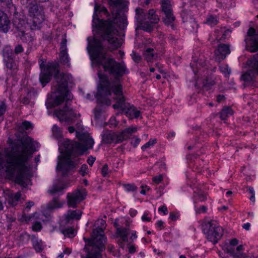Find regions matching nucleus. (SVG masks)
<instances>
[{
    "mask_svg": "<svg viewBox=\"0 0 258 258\" xmlns=\"http://www.w3.org/2000/svg\"><path fill=\"white\" fill-rule=\"evenodd\" d=\"M99 15L101 17L104 15L106 17L108 15L107 12H94L92 27L94 36L88 38L87 46L92 67L99 69L102 68L104 72L102 74L100 70L98 71L99 83L96 97L106 105H109L111 103L110 100L112 99V102H114L113 105L114 109L125 111L126 116L130 118H138L140 115V111L125 103L118 80L110 83L107 78V74L114 76L115 78L122 76L125 74V67L123 63H116L105 53L101 42L97 39L95 35L102 34L103 37L109 42L113 49L120 47L123 40L116 37L111 22H105L100 20Z\"/></svg>",
    "mask_w": 258,
    "mask_h": 258,
    "instance_id": "f257e3e1",
    "label": "nucleus"
},
{
    "mask_svg": "<svg viewBox=\"0 0 258 258\" xmlns=\"http://www.w3.org/2000/svg\"><path fill=\"white\" fill-rule=\"evenodd\" d=\"M54 114L62 122L66 124L77 122L76 137L81 142L72 144L67 139L58 141L60 155L58 157L56 171L58 174L64 176L75 167V164L71 159L72 152H76L79 155L83 154L93 147L94 141L88 134L83 132V126L79 122V113L66 106L63 109L55 110Z\"/></svg>",
    "mask_w": 258,
    "mask_h": 258,
    "instance_id": "f03ea898",
    "label": "nucleus"
},
{
    "mask_svg": "<svg viewBox=\"0 0 258 258\" xmlns=\"http://www.w3.org/2000/svg\"><path fill=\"white\" fill-rule=\"evenodd\" d=\"M21 150L15 156H4L0 154V173L21 185L30 184L31 167L28 159L33 152L40 147L39 144L29 137L22 140Z\"/></svg>",
    "mask_w": 258,
    "mask_h": 258,
    "instance_id": "7ed1b4c3",
    "label": "nucleus"
},
{
    "mask_svg": "<svg viewBox=\"0 0 258 258\" xmlns=\"http://www.w3.org/2000/svg\"><path fill=\"white\" fill-rule=\"evenodd\" d=\"M41 73L39 79L42 85L44 86L48 83L51 75L54 74L57 88H52V92L47 99L46 106L47 108H51L61 104L64 100H70L72 95L67 89L73 82L72 76L68 74H64L58 72L57 66L54 62H48L41 59L40 61Z\"/></svg>",
    "mask_w": 258,
    "mask_h": 258,
    "instance_id": "20e7f679",
    "label": "nucleus"
},
{
    "mask_svg": "<svg viewBox=\"0 0 258 258\" xmlns=\"http://www.w3.org/2000/svg\"><path fill=\"white\" fill-rule=\"evenodd\" d=\"M94 229L90 239L86 241L85 250L86 256L82 258H100L101 251L104 249L106 242L103 229L105 227V222L103 219H98L95 224Z\"/></svg>",
    "mask_w": 258,
    "mask_h": 258,
    "instance_id": "39448f33",
    "label": "nucleus"
},
{
    "mask_svg": "<svg viewBox=\"0 0 258 258\" xmlns=\"http://www.w3.org/2000/svg\"><path fill=\"white\" fill-rule=\"evenodd\" d=\"M108 3L111 9L112 17L119 28L123 29L127 25L124 13L127 11L128 2L122 0H108Z\"/></svg>",
    "mask_w": 258,
    "mask_h": 258,
    "instance_id": "423d86ee",
    "label": "nucleus"
},
{
    "mask_svg": "<svg viewBox=\"0 0 258 258\" xmlns=\"http://www.w3.org/2000/svg\"><path fill=\"white\" fill-rule=\"evenodd\" d=\"M28 3L27 7L29 14L27 25L32 30L38 29L44 20L42 7L35 4H32L30 0H28Z\"/></svg>",
    "mask_w": 258,
    "mask_h": 258,
    "instance_id": "0eeeda50",
    "label": "nucleus"
},
{
    "mask_svg": "<svg viewBox=\"0 0 258 258\" xmlns=\"http://www.w3.org/2000/svg\"><path fill=\"white\" fill-rule=\"evenodd\" d=\"M203 228L207 238L213 243H216L223 234L222 227L217 226L214 221L204 224Z\"/></svg>",
    "mask_w": 258,
    "mask_h": 258,
    "instance_id": "6e6552de",
    "label": "nucleus"
},
{
    "mask_svg": "<svg viewBox=\"0 0 258 258\" xmlns=\"http://www.w3.org/2000/svg\"><path fill=\"white\" fill-rule=\"evenodd\" d=\"M249 71L242 75V79L248 82L253 80V77L258 74V55H254L253 58L248 60L246 64Z\"/></svg>",
    "mask_w": 258,
    "mask_h": 258,
    "instance_id": "1a4fd4ad",
    "label": "nucleus"
},
{
    "mask_svg": "<svg viewBox=\"0 0 258 258\" xmlns=\"http://www.w3.org/2000/svg\"><path fill=\"white\" fill-rule=\"evenodd\" d=\"M24 21L15 18L14 21V25L17 29V36L20 37V38L24 41L30 42L33 40V36L30 33L28 30H26V26H24Z\"/></svg>",
    "mask_w": 258,
    "mask_h": 258,
    "instance_id": "9d476101",
    "label": "nucleus"
},
{
    "mask_svg": "<svg viewBox=\"0 0 258 258\" xmlns=\"http://www.w3.org/2000/svg\"><path fill=\"white\" fill-rule=\"evenodd\" d=\"M245 42L247 50L254 52L258 50V34H255L252 28H250L248 30Z\"/></svg>",
    "mask_w": 258,
    "mask_h": 258,
    "instance_id": "9b49d317",
    "label": "nucleus"
},
{
    "mask_svg": "<svg viewBox=\"0 0 258 258\" xmlns=\"http://www.w3.org/2000/svg\"><path fill=\"white\" fill-rule=\"evenodd\" d=\"M207 199L206 194L202 190V188L198 189L194 192L193 201L195 210L197 214L205 213L207 208L204 206H199L198 204L205 201Z\"/></svg>",
    "mask_w": 258,
    "mask_h": 258,
    "instance_id": "f8f14e48",
    "label": "nucleus"
},
{
    "mask_svg": "<svg viewBox=\"0 0 258 258\" xmlns=\"http://www.w3.org/2000/svg\"><path fill=\"white\" fill-rule=\"evenodd\" d=\"M137 131L136 127L127 128L119 133H113L108 135L110 141L109 143H118L128 139L130 136Z\"/></svg>",
    "mask_w": 258,
    "mask_h": 258,
    "instance_id": "ddd939ff",
    "label": "nucleus"
},
{
    "mask_svg": "<svg viewBox=\"0 0 258 258\" xmlns=\"http://www.w3.org/2000/svg\"><path fill=\"white\" fill-rule=\"evenodd\" d=\"M85 189L77 190L68 195V204L69 207H75L78 204L83 200L86 196Z\"/></svg>",
    "mask_w": 258,
    "mask_h": 258,
    "instance_id": "4468645a",
    "label": "nucleus"
},
{
    "mask_svg": "<svg viewBox=\"0 0 258 258\" xmlns=\"http://www.w3.org/2000/svg\"><path fill=\"white\" fill-rule=\"evenodd\" d=\"M3 193L7 202L11 206L17 205L22 199L19 192H14L9 189H6L3 190Z\"/></svg>",
    "mask_w": 258,
    "mask_h": 258,
    "instance_id": "2eb2a0df",
    "label": "nucleus"
},
{
    "mask_svg": "<svg viewBox=\"0 0 258 258\" xmlns=\"http://www.w3.org/2000/svg\"><path fill=\"white\" fill-rule=\"evenodd\" d=\"M195 74L198 79L195 86L200 87L201 85H202L205 89H207L209 87L208 80L207 79L208 71H206L202 67L197 72H195Z\"/></svg>",
    "mask_w": 258,
    "mask_h": 258,
    "instance_id": "dca6fc26",
    "label": "nucleus"
},
{
    "mask_svg": "<svg viewBox=\"0 0 258 258\" xmlns=\"http://www.w3.org/2000/svg\"><path fill=\"white\" fill-rule=\"evenodd\" d=\"M145 19L146 21L142 24V27L144 30L150 32L152 29V24L157 23L159 21V18L155 14V11L153 10H151L149 11Z\"/></svg>",
    "mask_w": 258,
    "mask_h": 258,
    "instance_id": "f3484780",
    "label": "nucleus"
},
{
    "mask_svg": "<svg viewBox=\"0 0 258 258\" xmlns=\"http://www.w3.org/2000/svg\"><path fill=\"white\" fill-rule=\"evenodd\" d=\"M171 0H164L162 4V9L165 14L164 21L166 24L171 23L174 20L171 9Z\"/></svg>",
    "mask_w": 258,
    "mask_h": 258,
    "instance_id": "a211bd4d",
    "label": "nucleus"
},
{
    "mask_svg": "<svg viewBox=\"0 0 258 258\" xmlns=\"http://www.w3.org/2000/svg\"><path fill=\"white\" fill-rule=\"evenodd\" d=\"M128 234H130V239L132 240H134L137 238L136 232L135 231H129L127 229H119L118 228L117 230V237L119 238V240L124 242H127L128 241L127 236Z\"/></svg>",
    "mask_w": 258,
    "mask_h": 258,
    "instance_id": "6ab92c4d",
    "label": "nucleus"
},
{
    "mask_svg": "<svg viewBox=\"0 0 258 258\" xmlns=\"http://www.w3.org/2000/svg\"><path fill=\"white\" fill-rule=\"evenodd\" d=\"M66 46L67 41L66 40L63 39L61 43L59 56L61 63L67 67H68L70 66V61L67 52Z\"/></svg>",
    "mask_w": 258,
    "mask_h": 258,
    "instance_id": "aec40b11",
    "label": "nucleus"
},
{
    "mask_svg": "<svg viewBox=\"0 0 258 258\" xmlns=\"http://www.w3.org/2000/svg\"><path fill=\"white\" fill-rule=\"evenodd\" d=\"M70 186V184L65 181L60 180L55 183L49 189L52 194H58L66 189Z\"/></svg>",
    "mask_w": 258,
    "mask_h": 258,
    "instance_id": "412c9836",
    "label": "nucleus"
},
{
    "mask_svg": "<svg viewBox=\"0 0 258 258\" xmlns=\"http://www.w3.org/2000/svg\"><path fill=\"white\" fill-rule=\"evenodd\" d=\"M10 23L6 14L0 11V31L7 32L10 29Z\"/></svg>",
    "mask_w": 258,
    "mask_h": 258,
    "instance_id": "4be33fe9",
    "label": "nucleus"
},
{
    "mask_svg": "<svg viewBox=\"0 0 258 258\" xmlns=\"http://www.w3.org/2000/svg\"><path fill=\"white\" fill-rule=\"evenodd\" d=\"M12 50L10 47H7L4 50V59L6 62V65L7 68L11 69H14L15 68V64L13 61V59L11 57Z\"/></svg>",
    "mask_w": 258,
    "mask_h": 258,
    "instance_id": "5701e85b",
    "label": "nucleus"
},
{
    "mask_svg": "<svg viewBox=\"0 0 258 258\" xmlns=\"http://www.w3.org/2000/svg\"><path fill=\"white\" fill-rule=\"evenodd\" d=\"M230 53V50L227 45L221 44L218 46V49L215 51L216 59L218 60L223 59L226 55Z\"/></svg>",
    "mask_w": 258,
    "mask_h": 258,
    "instance_id": "b1692460",
    "label": "nucleus"
},
{
    "mask_svg": "<svg viewBox=\"0 0 258 258\" xmlns=\"http://www.w3.org/2000/svg\"><path fill=\"white\" fill-rule=\"evenodd\" d=\"M82 215V212L80 210L69 211L64 216V220L66 222H69L71 220H79Z\"/></svg>",
    "mask_w": 258,
    "mask_h": 258,
    "instance_id": "393cba45",
    "label": "nucleus"
},
{
    "mask_svg": "<svg viewBox=\"0 0 258 258\" xmlns=\"http://www.w3.org/2000/svg\"><path fill=\"white\" fill-rule=\"evenodd\" d=\"M32 127V124L27 121L20 122L17 126L18 131L21 133H26L27 131L31 129Z\"/></svg>",
    "mask_w": 258,
    "mask_h": 258,
    "instance_id": "a878e982",
    "label": "nucleus"
},
{
    "mask_svg": "<svg viewBox=\"0 0 258 258\" xmlns=\"http://www.w3.org/2000/svg\"><path fill=\"white\" fill-rule=\"evenodd\" d=\"M242 246L239 245L237 246L236 251L232 249V248H227V251L232 255L234 258H239L240 256H242Z\"/></svg>",
    "mask_w": 258,
    "mask_h": 258,
    "instance_id": "bb28decb",
    "label": "nucleus"
},
{
    "mask_svg": "<svg viewBox=\"0 0 258 258\" xmlns=\"http://www.w3.org/2000/svg\"><path fill=\"white\" fill-rule=\"evenodd\" d=\"M64 204V201L59 202L58 199H53L48 205V208L50 210L61 207Z\"/></svg>",
    "mask_w": 258,
    "mask_h": 258,
    "instance_id": "cd10ccee",
    "label": "nucleus"
},
{
    "mask_svg": "<svg viewBox=\"0 0 258 258\" xmlns=\"http://www.w3.org/2000/svg\"><path fill=\"white\" fill-rule=\"evenodd\" d=\"M33 244L37 251H41L44 247V245L43 244L42 240L38 238L33 239Z\"/></svg>",
    "mask_w": 258,
    "mask_h": 258,
    "instance_id": "c85d7f7f",
    "label": "nucleus"
},
{
    "mask_svg": "<svg viewBox=\"0 0 258 258\" xmlns=\"http://www.w3.org/2000/svg\"><path fill=\"white\" fill-rule=\"evenodd\" d=\"M144 56L148 61H152L156 57V55L153 52V50L151 48H148L144 52Z\"/></svg>",
    "mask_w": 258,
    "mask_h": 258,
    "instance_id": "c756f323",
    "label": "nucleus"
},
{
    "mask_svg": "<svg viewBox=\"0 0 258 258\" xmlns=\"http://www.w3.org/2000/svg\"><path fill=\"white\" fill-rule=\"evenodd\" d=\"M233 114L232 110L229 107H225L223 109L220 113V117L222 119L224 120L226 117Z\"/></svg>",
    "mask_w": 258,
    "mask_h": 258,
    "instance_id": "7c9ffc66",
    "label": "nucleus"
},
{
    "mask_svg": "<svg viewBox=\"0 0 258 258\" xmlns=\"http://www.w3.org/2000/svg\"><path fill=\"white\" fill-rule=\"evenodd\" d=\"M52 134L57 139H59L62 137V131L57 125H54L52 128Z\"/></svg>",
    "mask_w": 258,
    "mask_h": 258,
    "instance_id": "2f4dec72",
    "label": "nucleus"
},
{
    "mask_svg": "<svg viewBox=\"0 0 258 258\" xmlns=\"http://www.w3.org/2000/svg\"><path fill=\"white\" fill-rule=\"evenodd\" d=\"M156 143V140L155 139H151L146 143L142 147V149L143 150L145 151L148 149H150L152 148L154 145Z\"/></svg>",
    "mask_w": 258,
    "mask_h": 258,
    "instance_id": "473e14b6",
    "label": "nucleus"
},
{
    "mask_svg": "<svg viewBox=\"0 0 258 258\" xmlns=\"http://www.w3.org/2000/svg\"><path fill=\"white\" fill-rule=\"evenodd\" d=\"M151 219V214L148 211H145L141 217V220L144 222H149Z\"/></svg>",
    "mask_w": 258,
    "mask_h": 258,
    "instance_id": "72a5a7b5",
    "label": "nucleus"
},
{
    "mask_svg": "<svg viewBox=\"0 0 258 258\" xmlns=\"http://www.w3.org/2000/svg\"><path fill=\"white\" fill-rule=\"evenodd\" d=\"M166 179V176L164 175H159L153 178V182L155 184H159Z\"/></svg>",
    "mask_w": 258,
    "mask_h": 258,
    "instance_id": "f704fd0d",
    "label": "nucleus"
},
{
    "mask_svg": "<svg viewBox=\"0 0 258 258\" xmlns=\"http://www.w3.org/2000/svg\"><path fill=\"white\" fill-rule=\"evenodd\" d=\"M203 161H201L200 159H197L194 163V168L198 172H202V168L203 167Z\"/></svg>",
    "mask_w": 258,
    "mask_h": 258,
    "instance_id": "c9c22d12",
    "label": "nucleus"
},
{
    "mask_svg": "<svg viewBox=\"0 0 258 258\" xmlns=\"http://www.w3.org/2000/svg\"><path fill=\"white\" fill-rule=\"evenodd\" d=\"M63 234L69 237H73L76 234V231L72 229H67L63 231Z\"/></svg>",
    "mask_w": 258,
    "mask_h": 258,
    "instance_id": "e433bc0d",
    "label": "nucleus"
},
{
    "mask_svg": "<svg viewBox=\"0 0 258 258\" xmlns=\"http://www.w3.org/2000/svg\"><path fill=\"white\" fill-rule=\"evenodd\" d=\"M206 23L211 26H214L217 23V19L216 18L212 16H209L207 19Z\"/></svg>",
    "mask_w": 258,
    "mask_h": 258,
    "instance_id": "4c0bfd02",
    "label": "nucleus"
},
{
    "mask_svg": "<svg viewBox=\"0 0 258 258\" xmlns=\"http://www.w3.org/2000/svg\"><path fill=\"white\" fill-rule=\"evenodd\" d=\"M221 72L225 76L228 75L230 73V70L226 64L221 65L219 67Z\"/></svg>",
    "mask_w": 258,
    "mask_h": 258,
    "instance_id": "58836bf2",
    "label": "nucleus"
},
{
    "mask_svg": "<svg viewBox=\"0 0 258 258\" xmlns=\"http://www.w3.org/2000/svg\"><path fill=\"white\" fill-rule=\"evenodd\" d=\"M180 214L179 212L177 211L171 212L169 214V218L173 221H176L178 220Z\"/></svg>",
    "mask_w": 258,
    "mask_h": 258,
    "instance_id": "ea45409f",
    "label": "nucleus"
},
{
    "mask_svg": "<svg viewBox=\"0 0 258 258\" xmlns=\"http://www.w3.org/2000/svg\"><path fill=\"white\" fill-rule=\"evenodd\" d=\"M123 188L126 191H131L136 189V186L134 184H126L123 185Z\"/></svg>",
    "mask_w": 258,
    "mask_h": 258,
    "instance_id": "a19ab883",
    "label": "nucleus"
},
{
    "mask_svg": "<svg viewBox=\"0 0 258 258\" xmlns=\"http://www.w3.org/2000/svg\"><path fill=\"white\" fill-rule=\"evenodd\" d=\"M158 212L160 214L166 215L168 213V210L166 206L163 205L158 208Z\"/></svg>",
    "mask_w": 258,
    "mask_h": 258,
    "instance_id": "79ce46f5",
    "label": "nucleus"
},
{
    "mask_svg": "<svg viewBox=\"0 0 258 258\" xmlns=\"http://www.w3.org/2000/svg\"><path fill=\"white\" fill-rule=\"evenodd\" d=\"M140 141L141 140L139 138L137 137H134L132 138L131 144L134 147H137L139 144Z\"/></svg>",
    "mask_w": 258,
    "mask_h": 258,
    "instance_id": "37998d69",
    "label": "nucleus"
},
{
    "mask_svg": "<svg viewBox=\"0 0 258 258\" xmlns=\"http://www.w3.org/2000/svg\"><path fill=\"white\" fill-rule=\"evenodd\" d=\"M88 172V167L86 165H83L80 170V173L83 175H85Z\"/></svg>",
    "mask_w": 258,
    "mask_h": 258,
    "instance_id": "c03bdc74",
    "label": "nucleus"
},
{
    "mask_svg": "<svg viewBox=\"0 0 258 258\" xmlns=\"http://www.w3.org/2000/svg\"><path fill=\"white\" fill-rule=\"evenodd\" d=\"M248 192L250 194V200L251 201H252V202H254V190L253 189V188H251V187H249L248 188Z\"/></svg>",
    "mask_w": 258,
    "mask_h": 258,
    "instance_id": "a18cd8bd",
    "label": "nucleus"
},
{
    "mask_svg": "<svg viewBox=\"0 0 258 258\" xmlns=\"http://www.w3.org/2000/svg\"><path fill=\"white\" fill-rule=\"evenodd\" d=\"M33 230L35 231H38L40 230L41 229V225L39 222H36L32 226Z\"/></svg>",
    "mask_w": 258,
    "mask_h": 258,
    "instance_id": "49530a36",
    "label": "nucleus"
},
{
    "mask_svg": "<svg viewBox=\"0 0 258 258\" xmlns=\"http://www.w3.org/2000/svg\"><path fill=\"white\" fill-rule=\"evenodd\" d=\"M71 253V250L68 248H66L63 253H61L57 258H62L64 256V255H68Z\"/></svg>",
    "mask_w": 258,
    "mask_h": 258,
    "instance_id": "de8ad7c7",
    "label": "nucleus"
},
{
    "mask_svg": "<svg viewBox=\"0 0 258 258\" xmlns=\"http://www.w3.org/2000/svg\"><path fill=\"white\" fill-rule=\"evenodd\" d=\"M156 227L159 229H162L164 227V222L161 220H158L156 224Z\"/></svg>",
    "mask_w": 258,
    "mask_h": 258,
    "instance_id": "09e8293b",
    "label": "nucleus"
},
{
    "mask_svg": "<svg viewBox=\"0 0 258 258\" xmlns=\"http://www.w3.org/2000/svg\"><path fill=\"white\" fill-rule=\"evenodd\" d=\"M230 32L231 31L229 30H222V32L223 33L222 38L223 39L227 38L228 36H229V35L230 33Z\"/></svg>",
    "mask_w": 258,
    "mask_h": 258,
    "instance_id": "8fccbe9b",
    "label": "nucleus"
},
{
    "mask_svg": "<svg viewBox=\"0 0 258 258\" xmlns=\"http://www.w3.org/2000/svg\"><path fill=\"white\" fill-rule=\"evenodd\" d=\"M142 189L141 191V193L143 195L146 194V191L150 189V188L147 185H142Z\"/></svg>",
    "mask_w": 258,
    "mask_h": 258,
    "instance_id": "3c124183",
    "label": "nucleus"
},
{
    "mask_svg": "<svg viewBox=\"0 0 258 258\" xmlns=\"http://www.w3.org/2000/svg\"><path fill=\"white\" fill-rule=\"evenodd\" d=\"M5 110V105L3 103L0 104V117L4 114Z\"/></svg>",
    "mask_w": 258,
    "mask_h": 258,
    "instance_id": "603ef678",
    "label": "nucleus"
},
{
    "mask_svg": "<svg viewBox=\"0 0 258 258\" xmlns=\"http://www.w3.org/2000/svg\"><path fill=\"white\" fill-rule=\"evenodd\" d=\"M31 218H30L29 216L23 215L20 219V220L21 221H25V222H29Z\"/></svg>",
    "mask_w": 258,
    "mask_h": 258,
    "instance_id": "864d4df0",
    "label": "nucleus"
},
{
    "mask_svg": "<svg viewBox=\"0 0 258 258\" xmlns=\"http://www.w3.org/2000/svg\"><path fill=\"white\" fill-rule=\"evenodd\" d=\"M128 251L131 253H134L136 251V247L134 245H130L128 246Z\"/></svg>",
    "mask_w": 258,
    "mask_h": 258,
    "instance_id": "5fc2aeb1",
    "label": "nucleus"
},
{
    "mask_svg": "<svg viewBox=\"0 0 258 258\" xmlns=\"http://www.w3.org/2000/svg\"><path fill=\"white\" fill-rule=\"evenodd\" d=\"M95 160V158H94L92 156H90L88 157V159L87 160V163L89 165L92 166L94 163Z\"/></svg>",
    "mask_w": 258,
    "mask_h": 258,
    "instance_id": "6e6d98bb",
    "label": "nucleus"
},
{
    "mask_svg": "<svg viewBox=\"0 0 258 258\" xmlns=\"http://www.w3.org/2000/svg\"><path fill=\"white\" fill-rule=\"evenodd\" d=\"M108 173V168L107 165H104L102 169V173L103 176H106Z\"/></svg>",
    "mask_w": 258,
    "mask_h": 258,
    "instance_id": "4d7b16f0",
    "label": "nucleus"
},
{
    "mask_svg": "<svg viewBox=\"0 0 258 258\" xmlns=\"http://www.w3.org/2000/svg\"><path fill=\"white\" fill-rule=\"evenodd\" d=\"M157 167H159L160 168L164 169L165 168V164L163 162H160V163H158L157 164L155 165L154 167V168L155 169H156Z\"/></svg>",
    "mask_w": 258,
    "mask_h": 258,
    "instance_id": "13d9d810",
    "label": "nucleus"
},
{
    "mask_svg": "<svg viewBox=\"0 0 258 258\" xmlns=\"http://www.w3.org/2000/svg\"><path fill=\"white\" fill-rule=\"evenodd\" d=\"M132 57L136 62H138L140 60V56L136 53H133L132 54Z\"/></svg>",
    "mask_w": 258,
    "mask_h": 258,
    "instance_id": "bf43d9fd",
    "label": "nucleus"
},
{
    "mask_svg": "<svg viewBox=\"0 0 258 258\" xmlns=\"http://www.w3.org/2000/svg\"><path fill=\"white\" fill-rule=\"evenodd\" d=\"M156 69L158 70V71L162 74L163 77H164V78H166V73L164 72V70H161L157 64L156 66Z\"/></svg>",
    "mask_w": 258,
    "mask_h": 258,
    "instance_id": "052dcab7",
    "label": "nucleus"
},
{
    "mask_svg": "<svg viewBox=\"0 0 258 258\" xmlns=\"http://www.w3.org/2000/svg\"><path fill=\"white\" fill-rule=\"evenodd\" d=\"M23 49L21 45H18L15 48V52L18 53L23 51Z\"/></svg>",
    "mask_w": 258,
    "mask_h": 258,
    "instance_id": "680f3d73",
    "label": "nucleus"
},
{
    "mask_svg": "<svg viewBox=\"0 0 258 258\" xmlns=\"http://www.w3.org/2000/svg\"><path fill=\"white\" fill-rule=\"evenodd\" d=\"M137 214V211L135 209H131L130 211V215L131 217H135Z\"/></svg>",
    "mask_w": 258,
    "mask_h": 258,
    "instance_id": "e2e57ef3",
    "label": "nucleus"
},
{
    "mask_svg": "<svg viewBox=\"0 0 258 258\" xmlns=\"http://www.w3.org/2000/svg\"><path fill=\"white\" fill-rule=\"evenodd\" d=\"M243 228L246 230H248L250 227V224L249 223H245L242 226Z\"/></svg>",
    "mask_w": 258,
    "mask_h": 258,
    "instance_id": "0e129e2a",
    "label": "nucleus"
},
{
    "mask_svg": "<svg viewBox=\"0 0 258 258\" xmlns=\"http://www.w3.org/2000/svg\"><path fill=\"white\" fill-rule=\"evenodd\" d=\"M110 124L112 125V126H115L116 125V120L115 119V118L114 117H112L110 119Z\"/></svg>",
    "mask_w": 258,
    "mask_h": 258,
    "instance_id": "69168bd1",
    "label": "nucleus"
},
{
    "mask_svg": "<svg viewBox=\"0 0 258 258\" xmlns=\"http://www.w3.org/2000/svg\"><path fill=\"white\" fill-rule=\"evenodd\" d=\"M237 243H238V241L236 239H232L230 241V245L231 246L236 245V244H237Z\"/></svg>",
    "mask_w": 258,
    "mask_h": 258,
    "instance_id": "338daca9",
    "label": "nucleus"
},
{
    "mask_svg": "<svg viewBox=\"0 0 258 258\" xmlns=\"http://www.w3.org/2000/svg\"><path fill=\"white\" fill-rule=\"evenodd\" d=\"M34 205V203L33 202H28L26 204V209H30L31 207Z\"/></svg>",
    "mask_w": 258,
    "mask_h": 258,
    "instance_id": "774afa93",
    "label": "nucleus"
}]
</instances>
